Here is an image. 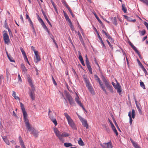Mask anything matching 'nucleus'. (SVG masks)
<instances>
[{
	"label": "nucleus",
	"instance_id": "1",
	"mask_svg": "<svg viewBox=\"0 0 148 148\" xmlns=\"http://www.w3.org/2000/svg\"><path fill=\"white\" fill-rule=\"evenodd\" d=\"M54 132L57 136L59 139L62 143L64 142V140L63 137H67L69 136V134L66 132L61 133L59 131L57 128H55Z\"/></svg>",
	"mask_w": 148,
	"mask_h": 148
},
{
	"label": "nucleus",
	"instance_id": "2",
	"mask_svg": "<svg viewBox=\"0 0 148 148\" xmlns=\"http://www.w3.org/2000/svg\"><path fill=\"white\" fill-rule=\"evenodd\" d=\"M64 115L67 120L69 125L72 129L76 130L77 127L75 123L70 116L66 113H64Z\"/></svg>",
	"mask_w": 148,
	"mask_h": 148
},
{
	"label": "nucleus",
	"instance_id": "3",
	"mask_svg": "<svg viewBox=\"0 0 148 148\" xmlns=\"http://www.w3.org/2000/svg\"><path fill=\"white\" fill-rule=\"evenodd\" d=\"M94 77L95 79L99 82L100 87L102 90L106 94L108 95V93L105 89V87L101 81L100 80L99 78L96 75H94Z\"/></svg>",
	"mask_w": 148,
	"mask_h": 148
},
{
	"label": "nucleus",
	"instance_id": "4",
	"mask_svg": "<svg viewBox=\"0 0 148 148\" xmlns=\"http://www.w3.org/2000/svg\"><path fill=\"white\" fill-rule=\"evenodd\" d=\"M3 39L5 44L7 45L9 44L10 41L8 35L6 31L4 30L3 32Z\"/></svg>",
	"mask_w": 148,
	"mask_h": 148
},
{
	"label": "nucleus",
	"instance_id": "5",
	"mask_svg": "<svg viewBox=\"0 0 148 148\" xmlns=\"http://www.w3.org/2000/svg\"><path fill=\"white\" fill-rule=\"evenodd\" d=\"M128 116L130 118V124L131 125L133 121L132 118L134 119L135 116V112L134 109L132 110V112L130 111L129 112Z\"/></svg>",
	"mask_w": 148,
	"mask_h": 148
},
{
	"label": "nucleus",
	"instance_id": "6",
	"mask_svg": "<svg viewBox=\"0 0 148 148\" xmlns=\"http://www.w3.org/2000/svg\"><path fill=\"white\" fill-rule=\"evenodd\" d=\"M84 80L86 84V87L91 92H92L93 91V88L90 84L88 78H87L84 79Z\"/></svg>",
	"mask_w": 148,
	"mask_h": 148
},
{
	"label": "nucleus",
	"instance_id": "7",
	"mask_svg": "<svg viewBox=\"0 0 148 148\" xmlns=\"http://www.w3.org/2000/svg\"><path fill=\"white\" fill-rule=\"evenodd\" d=\"M27 130L29 132H31V134H33L34 136L36 138L38 136L39 132L37 130H35L34 128L29 127V129H27Z\"/></svg>",
	"mask_w": 148,
	"mask_h": 148
},
{
	"label": "nucleus",
	"instance_id": "8",
	"mask_svg": "<svg viewBox=\"0 0 148 148\" xmlns=\"http://www.w3.org/2000/svg\"><path fill=\"white\" fill-rule=\"evenodd\" d=\"M24 120L26 124V126L27 129H29V127H30V125L28 121V119L27 118V112L23 113Z\"/></svg>",
	"mask_w": 148,
	"mask_h": 148
},
{
	"label": "nucleus",
	"instance_id": "9",
	"mask_svg": "<svg viewBox=\"0 0 148 148\" xmlns=\"http://www.w3.org/2000/svg\"><path fill=\"white\" fill-rule=\"evenodd\" d=\"M66 97L71 105L74 106L75 104L73 98L69 93L66 94Z\"/></svg>",
	"mask_w": 148,
	"mask_h": 148
},
{
	"label": "nucleus",
	"instance_id": "10",
	"mask_svg": "<svg viewBox=\"0 0 148 148\" xmlns=\"http://www.w3.org/2000/svg\"><path fill=\"white\" fill-rule=\"evenodd\" d=\"M85 57H86V66L87 67V68L89 72L91 74H92V69L91 68V66L90 64V62L88 60V59L87 58V55H86Z\"/></svg>",
	"mask_w": 148,
	"mask_h": 148
},
{
	"label": "nucleus",
	"instance_id": "11",
	"mask_svg": "<svg viewBox=\"0 0 148 148\" xmlns=\"http://www.w3.org/2000/svg\"><path fill=\"white\" fill-rule=\"evenodd\" d=\"M79 119L82 123V125L87 129L88 128V125L87 123V121L85 119L81 116L79 117Z\"/></svg>",
	"mask_w": 148,
	"mask_h": 148
},
{
	"label": "nucleus",
	"instance_id": "12",
	"mask_svg": "<svg viewBox=\"0 0 148 148\" xmlns=\"http://www.w3.org/2000/svg\"><path fill=\"white\" fill-rule=\"evenodd\" d=\"M101 145L103 148H112L113 147L111 141L107 143H105L103 145L102 144Z\"/></svg>",
	"mask_w": 148,
	"mask_h": 148
},
{
	"label": "nucleus",
	"instance_id": "13",
	"mask_svg": "<svg viewBox=\"0 0 148 148\" xmlns=\"http://www.w3.org/2000/svg\"><path fill=\"white\" fill-rule=\"evenodd\" d=\"M34 54L35 56L34 57V61L36 63H37L38 62L40 61L41 58L38 54V51L35 52Z\"/></svg>",
	"mask_w": 148,
	"mask_h": 148
},
{
	"label": "nucleus",
	"instance_id": "14",
	"mask_svg": "<svg viewBox=\"0 0 148 148\" xmlns=\"http://www.w3.org/2000/svg\"><path fill=\"white\" fill-rule=\"evenodd\" d=\"M115 88V89H117V92L120 95H121V86L120 85L119 83L118 82H117V86H116Z\"/></svg>",
	"mask_w": 148,
	"mask_h": 148
},
{
	"label": "nucleus",
	"instance_id": "15",
	"mask_svg": "<svg viewBox=\"0 0 148 148\" xmlns=\"http://www.w3.org/2000/svg\"><path fill=\"white\" fill-rule=\"evenodd\" d=\"M109 90L111 93H113L114 92L113 90L112 86L110 84V83L106 86Z\"/></svg>",
	"mask_w": 148,
	"mask_h": 148
},
{
	"label": "nucleus",
	"instance_id": "16",
	"mask_svg": "<svg viewBox=\"0 0 148 148\" xmlns=\"http://www.w3.org/2000/svg\"><path fill=\"white\" fill-rule=\"evenodd\" d=\"M2 137L5 143L8 145H10V142L6 136H2Z\"/></svg>",
	"mask_w": 148,
	"mask_h": 148
},
{
	"label": "nucleus",
	"instance_id": "17",
	"mask_svg": "<svg viewBox=\"0 0 148 148\" xmlns=\"http://www.w3.org/2000/svg\"><path fill=\"white\" fill-rule=\"evenodd\" d=\"M110 19L112 21V22L113 24L115 25H117V23L116 21V17H114L113 18L112 17H110Z\"/></svg>",
	"mask_w": 148,
	"mask_h": 148
},
{
	"label": "nucleus",
	"instance_id": "18",
	"mask_svg": "<svg viewBox=\"0 0 148 148\" xmlns=\"http://www.w3.org/2000/svg\"><path fill=\"white\" fill-rule=\"evenodd\" d=\"M81 53L80 52H78V55H79V60H80L82 64L84 66H85V64L84 62L83 58L81 56Z\"/></svg>",
	"mask_w": 148,
	"mask_h": 148
},
{
	"label": "nucleus",
	"instance_id": "19",
	"mask_svg": "<svg viewBox=\"0 0 148 148\" xmlns=\"http://www.w3.org/2000/svg\"><path fill=\"white\" fill-rule=\"evenodd\" d=\"M21 69L23 72H24V73H25L27 72V69H26L25 67L24 66V64L22 63L21 64Z\"/></svg>",
	"mask_w": 148,
	"mask_h": 148
},
{
	"label": "nucleus",
	"instance_id": "20",
	"mask_svg": "<svg viewBox=\"0 0 148 148\" xmlns=\"http://www.w3.org/2000/svg\"><path fill=\"white\" fill-rule=\"evenodd\" d=\"M130 140L133 145L135 148H141L132 139H130Z\"/></svg>",
	"mask_w": 148,
	"mask_h": 148
},
{
	"label": "nucleus",
	"instance_id": "21",
	"mask_svg": "<svg viewBox=\"0 0 148 148\" xmlns=\"http://www.w3.org/2000/svg\"><path fill=\"white\" fill-rule=\"evenodd\" d=\"M27 80L28 82H29L30 86L31 88H32L33 87V85L32 82V80L30 77L28 76L27 77Z\"/></svg>",
	"mask_w": 148,
	"mask_h": 148
},
{
	"label": "nucleus",
	"instance_id": "22",
	"mask_svg": "<svg viewBox=\"0 0 148 148\" xmlns=\"http://www.w3.org/2000/svg\"><path fill=\"white\" fill-rule=\"evenodd\" d=\"M42 14H43L44 18H45V19L47 21V22L52 27V26L51 24V23L50 22V21H49L48 20V19L47 16L45 15L44 11L42 10Z\"/></svg>",
	"mask_w": 148,
	"mask_h": 148
},
{
	"label": "nucleus",
	"instance_id": "23",
	"mask_svg": "<svg viewBox=\"0 0 148 148\" xmlns=\"http://www.w3.org/2000/svg\"><path fill=\"white\" fill-rule=\"evenodd\" d=\"M49 118L51 119V120L54 123L55 126H56L57 124V122L56 119L54 118L52 116H49Z\"/></svg>",
	"mask_w": 148,
	"mask_h": 148
},
{
	"label": "nucleus",
	"instance_id": "24",
	"mask_svg": "<svg viewBox=\"0 0 148 148\" xmlns=\"http://www.w3.org/2000/svg\"><path fill=\"white\" fill-rule=\"evenodd\" d=\"M101 79L103 82L104 83L105 86L110 83L107 81L106 79L103 75H102Z\"/></svg>",
	"mask_w": 148,
	"mask_h": 148
},
{
	"label": "nucleus",
	"instance_id": "25",
	"mask_svg": "<svg viewBox=\"0 0 148 148\" xmlns=\"http://www.w3.org/2000/svg\"><path fill=\"white\" fill-rule=\"evenodd\" d=\"M29 95L31 98L32 99V100H34L35 99L34 96V93L33 92H32V91H31L29 93Z\"/></svg>",
	"mask_w": 148,
	"mask_h": 148
},
{
	"label": "nucleus",
	"instance_id": "26",
	"mask_svg": "<svg viewBox=\"0 0 148 148\" xmlns=\"http://www.w3.org/2000/svg\"><path fill=\"white\" fill-rule=\"evenodd\" d=\"M124 17L125 19H127V20L129 21H132L134 22L136 21V20L135 19L132 20L131 18L128 17L127 16H125Z\"/></svg>",
	"mask_w": 148,
	"mask_h": 148
},
{
	"label": "nucleus",
	"instance_id": "27",
	"mask_svg": "<svg viewBox=\"0 0 148 148\" xmlns=\"http://www.w3.org/2000/svg\"><path fill=\"white\" fill-rule=\"evenodd\" d=\"M112 124V126H111V127L112 130L113 131L114 133H115L116 135L117 136L118 134V133L117 132V130H116L115 127L114 126L113 124Z\"/></svg>",
	"mask_w": 148,
	"mask_h": 148
},
{
	"label": "nucleus",
	"instance_id": "28",
	"mask_svg": "<svg viewBox=\"0 0 148 148\" xmlns=\"http://www.w3.org/2000/svg\"><path fill=\"white\" fill-rule=\"evenodd\" d=\"M20 106L21 107V110H22L23 112V113L26 112L25 111V108L24 107L23 104L21 102H20Z\"/></svg>",
	"mask_w": 148,
	"mask_h": 148
},
{
	"label": "nucleus",
	"instance_id": "29",
	"mask_svg": "<svg viewBox=\"0 0 148 148\" xmlns=\"http://www.w3.org/2000/svg\"><path fill=\"white\" fill-rule=\"evenodd\" d=\"M63 12L64 14V17H65V19L66 20V21H68L69 22V23H71V20L69 18L68 15L65 13V12L64 11H63Z\"/></svg>",
	"mask_w": 148,
	"mask_h": 148
},
{
	"label": "nucleus",
	"instance_id": "30",
	"mask_svg": "<svg viewBox=\"0 0 148 148\" xmlns=\"http://www.w3.org/2000/svg\"><path fill=\"white\" fill-rule=\"evenodd\" d=\"M78 143L79 145L81 146H83L84 145V143L80 138H79V140L78 141Z\"/></svg>",
	"mask_w": 148,
	"mask_h": 148
},
{
	"label": "nucleus",
	"instance_id": "31",
	"mask_svg": "<svg viewBox=\"0 0 148 148\" xmlns=\"http://www.w3.org/2000/svg\"><path fill=\"white\" fill-rule=\"evenodd\" d=\"M16 92L14 91H13V94H12L13 96L14 97V98L15 99H17L18 100H20L19 97L18 96H16Z\"/></svg>",
	"mask_w": 148,
	"mask_h": 148
},
{
	"label": "nucleus",
	"instance_id": "32",
	"mask_svg": "<svg viewBox=\"0 0 148 148\" xmlns=\"http://www.w3.org/2000/svg\"><path fill=\"white\" fill-rule=\"evenodd\" d=\"M76 102L80 106L82 107L84 110H85L84 106H83V105L81 103V101H80L79 100H77V101H76Z\"/></svg>",
	"mask_w": 148,
	"mask_h": 148
},
{
	"label": "nucleus",
	"instance_id": "33",
	"mask_svg": "<svg viewBox=\"0 0 148 148\" xmlns=\"http://www.w3.org/2000/svg\"><path fill=\"white\" fill-rule=\"evenodd\" d=\"M76 102L80 106L82 107L84 110H85L84 106H83V105L81 103V101H80L79 100H77V101H76Z\"/></svg>",
	"mask_w": 148,
	"mask_h": 148
},
{
	"label": "nucleus",
	"instance_id": "34",
	"mask_svg": "<svg viewBox=\"0 0 148 148\" xmlns=\"http://www.w3.org/2000/svg\"><path fill=\"white\" fill-rule=\"evenodd\" d=\"M76 102L80 106L82 107L84 110H85L84 106H83V105L81 103V101H80L79 100H77V101H76Z\"/></svg>",
	"mask_w": 148,
	"mask_h": 148
},
{
	"label": "nucleus",
	"instance_id": "35",
	"mask_svg": "<svg viewBox=\"0 0 148 148\" xmlns=\"http://www.w3.org/2000/svg\"><path fill=\"white\" fill-rule=\"evenodd\" d=\"M64 146L66 147L71 146L73 145L70 143H64Z\"/></svg>",
	"mask_w": 148,
	"mask_h": 148
},
{
	"label": "nucleus",
	"instance_id": "36",
	"mask_svg": "<svg viewBox=\"0 0 148 148\" xmlns=\"http://www.w3.org/2000/svg\"><path fill=\"white\" fill-rule=\"evenodd\" d=\"M122 9L124 13H126L127 12V9L125 7V4H123L122 5Z\"/></svg>",
	"mask_w": 148,
	"mask_h": 148
},
{
	"label": "nucleus",
	"instance_id": "37",
	"mask_svg": "<svg viewBox=\"0 0 148 148\" xmlns=\"http://www.w3.org/2000/svg\"><path fill=\"white\" fill-rule=\"evenodd\" d=\"M130 45L133 50L135 51V52H138V50L136 48L132 43H131Z\"/></svg>",
	"mask_w": 148,
	"mask_h": 148
},
{
	"label": "nucleus",
	"instance_id": "38",
	"mask_svg": "<svg viewBox=\"0 0 148 148\" xmlns=\"http://www.w3.org/2000/svg\"><path fill=\"white\" fill-rule=\"evenodd\" d=\"M69 23H70L69 26L70 27L71 30L72 31H75V32H76V31L75 30L74 27V26L73 25L72 23L71 22Z\"/></svg>",
	"mask_w": 148,
	"mask_h": 148
},
{
	"label": "nucleus",
	"instance_id": "39",
	"mask_svg": "<svg viewBox=\"0 0 148 148\" xmlns=\"http://www.w3.org/2000/svg\"><path fill=\"white\" fill-rule=\"evenodd\" d=\"M20 50L22 53L23 57L27 56L25 51L23 49V48L22 47L20 48Z\"/></svg>",
	"mask_w": 148,
	"mask_h": 148
},
{
	"label": "nucleus",
	"instance_id": "40",
	"mask_svg": "<svg viewBox=\"0 0 148 148\" xmlns=\"http://www.w3.org/2000/svg\"><path fill=\"white\" fill-rule=\"evenodd\" d=\"M136 107L138 110V111L139 113H141V111L140 108V104H138V103H136Z\"/></svg>",
	"mask_w": 148,
	"mask_h": 148
},
{
	"label": "nucleus",
	"instance_id": "41",
	"mask_svg": "<svg viewBox=\"0 0 148 148\" xmlns=\"http://www.w3.org/2000/svg\"><path fill=\"white\" fill-rule=\"evenodd\" d=\"M8 58L11 62H15V61L13 59V58H12V57H11L10 56H8Z\"/></svg>",
	"mask_w": 148,
	"mask_h": 148
},
{
	"label": "nucleus",
	"instance_id": "42",
	"mask_svg": "<svg viewBox=\"0 0 148 148\" xmlns=\"http://www.w3.org/2000/svg\"><path fill=\"white\" fill-rule=\"evenodd\" d=\"M106 36H107V37L110 40H112V38L110 36V35L108 34V33H106L105 34Z\"/></svg>",
	"mask_w": 148,
	"mask_h": 148
},
{
	"label": "nucleus",
	"instance_id": "43",
	"mask_svg": "<svg viewBox=\"0 0 148 148\" xmlns=\"http://www.w3.org/2000/svg\"><path fill=\"white\" fill-rule=\"evenodd\" d=\"M7 29H8L10 36V37H13V35L11 31V30L8 27H7Z\"/></svg>",
	"mask_w": 148,
	"mask_h": 148
},
{
	"label": "nucleus",
	"instance_id": "44",
	"mask_svg": "<svg viewBox=\"0 0 148 148\" xmlns=\"http://www.w3.org/2000/svg\"><path fill=\"white\" fill-rule=\"evenodd\" d=\"M93 14H94L95 16V17L99 21V22H101V20H100V19H99V18L98 17V16H97V15L96 14L95 12H93Z\"/></svg>",
	"mask_w": 148,
	"mask_h": 148
},
{
	"label": "nucleus",
	"instance_id": "45",
	"mask_svg": "<svg viewBox=\"0 0 148 148\" xmlns=\"http://www.w3.org/2000/svg\"><path fill=\"white\" fill-rule=\"evenodd\" d=\"M140 1L145 3L148 6V0H141Z\"/></svg>",
	"mask_w": 148,
	"mask_h": 148
},
{
	"label": "nucleus",
	"instance_id": "46",
	"mask_svg": "<svg viewBox=\"0 0 148 148\" xmlns=\"http://www.w3.org/2000/svg\"><path fill=\"white\" fill-rule=\"evenodd\" d=\"M140 86L141 87L143 88V89H145V85L144 84V83L142 82H140Z\"/></svg>",
	"mask_w": 148,
	"mask_h": 148
},
{
	"label": "nucleus",
	"instance_id": "47",
	"mask_svg": "<svg viewBox=\"0 0 148 148\" xmlns=\"http://www.w3.org/2000/svg\"><path fill=\"white\" fill-rule=\"evenodd\" d=\"M140 33L141 36H143L145 34L146 31L145 30H144L140 31Z\"/></svg>",
	"mask_w": 148,
	"mask_h": 148
},
{
	"label": "nucleus",
	"instance_id": "48",
	"mask_svg": "<svg viewBox=\"0 0 148 148\" xmlns=\"http://www.w3.org/2000/svg\"><path fill=\"white\" fill-rule=\"evenodd\" d=\"M28 21H29L30 24V26L31 27H34L33 23L32 21L31 20L30 18H29V19L28 20Z\"/></svg>",
	"mask_w": 148,
	"mask_h": 148
},
{
	"label": "nucleus",
	"instance_id": "49",
	"mask_svg": "<svg viewBox=\"0 0 148 148\" xmlns=\"http://www.w3.org/2000/svg\"><path fill=\"white\" fill-rule=\"evenodd\" d=\"M24 59L25 61H26L27 63L29 64V65H30L29 63L28 60V58L27 57V56L24 57Z\"/></svg>",
	"mask_w": 148,
	"mask_h": 148
},
{
	"label": "nucleus",
	"instance_id": "50",
	"mask_svg": "<svg viewBox=\"0 0 148 148\" xmlns=\"http://www.w3.org/2000/svg\"><path fill=\"white\" fill-rule=\"evenodd\" d=\"M104 126H105V128L107 132H110V130L109 128L108 127L105 125H104Z\"/></svg>",
	"mask_w": 148,
	"mask_h": 148
},
{
	"label": "nucleus",
	"instance_id": "51",
	"mask_svg": "<svg viewBox=\"0 0 148 148\" xmlns=\"http://www.w3.org/2000/svg\"><path fill=\"white\" fill-rule=\"evenodd\" d=\"M72 71L75 75V77H78V75H77V74L76 72L75 71V70L73 69H72Z\"/></svg>",
	"mask_w": 148,
	"mask_h": 148
},
{
	"label": "nucleus",
	"instance_id": "52",
	"mask_svg": "<svg viewBox=\"0 0 148 148\" xmlns=\"http://www.w3.org/2000/svg\"><path fill=\"white\" fill-rule=\"evenodd\" d=\"M18 81L20 82H22V80L20 76V75L19 74H18Z\"/></svg>",
	"mask_w": 148,
	"mask_h": 148
},
{
	"label": "nucleus",
	"instance_id": "53",
	"mask_svg": "<svg viewBox=\"0 0 148 148\" xmlns=\"http://www.w3.org/2000/svg\"><path fill=\"white\" fill-rule=\"evenodd\" d=\"M32 29H33V34H34L35 35V36H36V32H35V29L34 27H32Z\"/></svg>",
	"mask_w": 148,
	"mask_h": 148
},
{
	"label": "nucleus",
	"instance_id": "54",
	"mask_svg": "<svg viewBox=\"0 0 148 148\" xmlns=\"http://www.w3.org/2000/svg\"><path fill=\"white\" fill-rule=\"evenodd\" d=\"M97 36L99 38V40H100V42L103 41L102 38H101V36H100L98 32H97Z\"/></svg>",
	"mask_w": 148,
	"mask_h": 148
},
{
	"label": "nucleus",
	"instance_id": "55",
	"mask_svg": "<svg viewBox=\"0 0 148 148\" xmlns=\"http://www.w3.org/2000/svg\"><path fill=\"white\" fill-rule=\"evenodd\" d=\"M78 35L79 37V40L82 39L81 34L79 31L78 32Z\"/></svg>",
	"mask_w": 148,
	"mask_h": 148
},
{
	"label": "nucleus",
	"instance_id": "56",
	"mask_svg": "<svg viewBox=\"0 0 148 148\" xmlns=\"http://www.w3.org/2000/svg\"><path fill=\"white\" fill-rule=\"evenodd\" d=\"M100 43L101 44V45H102L104 49H106V46L104 44L103 41L100 42Z\"/></svg>",
	"mask_w": 148,
	"mask_h": 148
},
{
	"label": "nucleus",
	"instance_id": "57",
	"mask_svg": "<svg viewBox=\"0 0 148 148\" xmlns=\"http://www.w3.org/2000/svg\"><path fill=\"white\" fill-rule=\"evenodd\" d=\"M52 81H53V84L56 85H57V83L56 82L54 79V78L53 76H52Z\"/></svg>",
	"mask_w": 148,
	"mask_h": 148
},
{
	"label": "nucleus",
	"instance_id": "58",
	"mask_svg": "<svg viewBox=\"0 0 148 148\" xmlns=\"http://www.w3.org/2000/svg\"><path fill=\"white\" fill-rule=\"evenodd\" d=\"M21 147L24 146H25L24 144L23 141H22L19 142Z\"/></svg>",
	"mask_w": 148,
	"mask_h": 148
},
{
	"label": "nucleus",
	"instance_id": "59",
	"mask_svg": "<svg viewBox=\"0 0 148 148\" xmlns=\"http://www.w3.org/2000/svg\"><path fill=\"white\" fill-rule=\"evenodd\" d=\"M106 41L107 42L108 44L109 47L110 48H112V46L111 45L110 42L109 41V40H107Z\"/></svg>",
	"mask_w": 148,
	"mask_h": 148
},
{
	"label": "nucleus",
	"instance_id": "60",
	"mask_svg": "<svg viewBox=\"0 0 148 148\" xmlns=\"http://www.w3.org/2000/svg\"><path fill=\"white\" fill-rule=\"evenodd\" d=\"M117 82H118L117 81ZM112 84L114 88H115L116 86H117V84H115L113 82H112Z\"/></svg>",
	"mask_w": 148,
	"mask_h": 148
},
{
	"label": "nucleus",
	"instance_id": "61",
	"mask_svg": "<svg viewBox=\"0 0 148 148\" xmlns=\"http://www.w3.org/2000/svg\"><path fill=\"white\" fill-rule=\"evenodd\" d=\"M50 1H51V2L53 6V7L55 8L56 5H55V3H54V2H53V1L52 0H50Z\"/></svg>",
	"mask_w": 148,
	"mask_h": 148
},
{
	"label": "nucleus",
	"instance_id": "62",
	"mask_svg": "<svg viewBox=\"0 0 148 148\" xmlns=\"http://www.w3.org/2000/svg\"><path fill=\"white\" fill-rule=\"evenodd\" d=\"M80 41H81V43L82 44V45L84 46L85 44H84V40H83V39H80Z\"/></svg>",
	"mask_w": 148,
	"mask_h": 148
},
{
	"label": "nucleus",
	"instance_id": "63",
	"mask_svg": "<svg viewBox=\"0 0 148 148\" xmlns=\"http://www.w3.org/2000/svg\"><path fill=\"white\" fill-rule=\"evenodd\" d=\"M137 60L138 62V64H139V65L140 66L142 65V64L140 62V60H139V59H137Z\"/></svg>",
	"mask_w": 148,
	"mask_h": 148
},
{
	"label": "nucleus",
	"instance_id": "64",
	"mask_svg": "<svg viewBox=\"0 0 148 148\" xmlns=\"http://www.w3.org/2000/svg\"><path fill=\"white\" fill-rule=\"evenodd\" d=\"M144 24L147 28V29L148 30V23L147 22H145Z\"/></svg>",
	"mask_w": 148,
	"mask_h": 148
}]
</instances>
